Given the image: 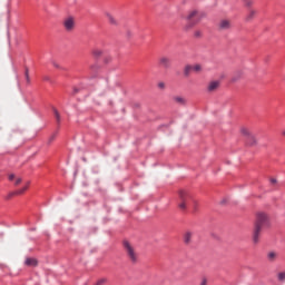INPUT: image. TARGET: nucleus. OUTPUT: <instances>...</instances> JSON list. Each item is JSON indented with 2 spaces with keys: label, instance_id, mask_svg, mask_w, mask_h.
I'll return each mask as SVG.
<instances>
[{
  "label": "nucleus",
  "instance_id": "f257e3e1",
  "mask_svg": "<svg viewBox=\"0 0 285 285\" xmlns=\"http://www.w3.org/2000/svg\"><path fill=\"white\" fill-rule=\"evenodd\" d=\"M206 18V13L202 10L198 9H191L187 12L186 19L189 21L185 26V30H190L193 29L194 26H197L202 19Z\"/></svg>",
  "mask_w": 285,
  "mask_h": 285
},
{
  "label": "nucleus",
  "instance_id": "f03ea898",
  "mask_svg": "<svg viewBox=\"0 0 285 285\" xmlns=\"http://www.w3.org/2000/svg\"><path fill=\"white\" fill-rule=\"evenodd\" d=\"M268 223V216L264 213L257 215V219L254 227L253 242L254 244H259V235L262 233V227L266 226Z\"/></svg>",
  "mask_w": 285,
  "mask_h": 285
},
{
  "label": "nucleus",
  "instance_id": "7ed1b4c3",
  "mask_svg": "<svg viewBox=\"0 0 285 285\" xmlns=\"http://www.w3.org/2000/svg\"><path fill=\"white\" fill-rule=\"evenodd\" d=\"M124 248L129 262H131V264H137V262H139V254L137 253V249H135V246L128 243V240H125Z\"/></svg>",
  "mask_w": 285,
  "mask_h": 285
},
{
  "label": "nucleus",
  "instance_id": "20e7f679",
  "mask_svg": "<svg viewBox=\"0 0 285 285\" xmlns=\"http://www.w3.org/2000/svg\"><path fill=\"white\" fill-rule=\"evenodd\" d=\"M179 199L180 202L178 203V208L184 212L188 210V207L190 206V202L193 199L190 195H188V193H186L185 190H180Z\"/></svg>",
  "mask_w": 285,
  "mask_h": 285
},
{
  "label": "nucleus",
  "instance_id": "39448f33",
  "mask_svg": "<svg viewBox=\"0 0 285 285\" xmlns=\"http://www.w3.org/2000/svg\"><path fill=\"white\" fill-rule=\"evenodd\" d=\"M63 27H65V29H66L68 32L75 30V18L69 17V18L65 19V21H63Z\"/></svg>",
  "mask_w": 285,
  "mask_h": 285
},
{
  "label": "nucleus",
  "instance_id": "423d86ee",
  "mask_svg": "<svg viewBox=\"0 0 285 285\" xmlns=\"http://www.w3.org/2000/svg\"><path fill=\"white\" fill-rule=\"evenodd\" d=\"M230 28H233V22L228 19H223L218 23L219 30H230Z\"/></svg>",
  "mask_w": 285,
  "mask_h": 285
},
{
  "label": "nucleus",
  "instance_id": "0eeeda50",
  "mask_svg": "<svg viewBox=\"0 0 285 285\" xmlns=\"http://www.w3.org/2000/svg\"><path fill=\"white\" fill-rule=\"evenodd\" d=\"M244 135H246L247 138V142L249 146H256L257 145V138H255V136L250 135V132H248V130L244 131Z\"/></svg>",
  "mask_w": 285,
  "mask_h": 285
},
{
  "label": "nucleus",
  "instance_id": "6e6552de",
  "mask_svg": "<svg viewBox=\"0 0 285 285\" xmlns=\"http://www.w3.org/2000/svg\"><path fill=\"white\" fill-rule=\"evenodd\" d=\"M159 66H161V68H170V58L161 57L159 59Z\"/></svg>",
  "mask_w": 285,
  "mask_h": 285
},
{
  "label": "nucleus",
  "instance_id": "1a4fd4ad",
  "mask_svg": "<svg viewBox=\"0 0 285 285\" xmlns=\"http://www.w3.org/2000/svg\"><path fill=\"white\" fill-rule=\"evenodd\" d=\"M9 181H13L14 186H20L23 179L21 177H17L14 174H10Z\"/></svg>",
  "mask_w": 285,
  "mask_h": 285
},
{
  "label": "nucleus",
  "instance_id": "9d476101",
  "mask_svg": "<svg viewBox=\"0 0 285 285\" xmlns=\"http://www.w3.org/2000/svg\"><path fill=\"white\" fill-rule=\"evenodd\" d=\"M217 88H219V81L214 80V81L209 82L207 90L209 92H215V90H217Z\"/></svg>",
  "mask_w": 285,
  "mask_h": 285
},
{
  "label": "nucleus",
  "instance_id": "9b49d317",
  "mask_svg": "<svg viewBox=\"0 0 285 285\" xmlns=\"http://www.w3.org/2000/svg\"><path fill=\"white\" fill-rule=\"evenodd\" d=\"M195 234L193 232H186L184 234V242H185V244H190V242H193V236Z\"/></svg>",
  "mask_w": 285,
  "mask_h": 285
},
{
  "label": "nucleus",
  "instance_id": "f8f14e48",
  "mask_svg": "<svg viewBox=\"0 0 285 285\" xmlns=\"http://www.w3.org/2000/svg\"><path fill=\"white\" fill-rule=\"evenodd\" d=\"M257 14V11L254 9H249L247 16H246V21H253L255 19V16Z\"/></svg>",
  "mask_w": 285,
  "mask_h": 285
},
{
  "label": "nucleus",
  "instance_id": "ddd939ff",
  "mask_svg": "<svg viewBox=\"0 0 285 285\" xmlns=\"http://www.w3.org/2000/svg\"><path fill=\"white\" fill-rule=\"evenodd\" d=\"M109 23H111V26H117V19H115V17L112 14H110L109 12L105 13Z\"/></svg>",
  "mask_w": 285,
  "mask_h": 285
},
{
  "label": "nucleus",
  "instance_id": "4468645a",
  "mask_svg": "<svg viewBox=\"0 0 285 285\" xmlns=\"http://www.w3.org/2000/svg\"><path fill=\"white\" fill-rule=\"evenodd\" d=\"M26 266H37L38 262L36 261V258H27L24 261Z\"/></svg>",
  "mask_w": 285,
  "mask_h": 285
},
{
  "label": "nucleus",
  "instance_id": "2eb2a0df",
  "mask_svg": "<svg viewBox=\"0 0 285 285\" xmlns=\"http://www.w3.org/2000/svg\"><path fill=\"white\" fill-rule=\"evenodd\" d=\"M267 259H268L269 262H275V259H277V253H275V252H269V253L267 254Z\"/></svg>",
  "mask_w": 285,
  "mask_h": 285
},
{
  "label": "nucleus",
  "instance_id": "dca6fc26",
  "mask_svg": "<svg viewBox=\"0 0 285 285\" xmlns=\"http://www.w3.org/2000/svg\"><path fill=\"white\" fill-rule=\"evenodd\" d=\"M29 186H30V183H27L26 186H23L21 189L17 190V194L23 195V193H26V190H28Z\"/></svg>",
  "mask_w": 285,
  "mask_h": 285
},
{
  "label": "nucleus",
  "instance_id": "f3484780",
  "mask_svg": "<svg viewBox=\"0 0 285 285\" xmlns=\"http://www.w3.org/2000/svg\"><path fill=\"white\" fill-rule=\"evenodd\" d=\"M190 70H193V66L187 65L184 69L185 77H188L190 75Z\"/></svg>",
  "mask_w": 285,
  "mask_h": 285
},
{
  "label": "nucleus",
  "instance_id": "a211bd4d",
  "mask_svg": "<svg viewBox=\"0 0 285 285\" xmlns=\"http://www.w3.org/2000/svg\"><path fill=\"white\" fill-rule=\"evenodd\" d=\"M174 100L176 101V104H180L181 106L186 104V99H184L183 97H175Z\"/></svg>",
  "mask_w": 285,
  "mask_h": 285
},
{
  "label": "nucleus",
  "instance_id": "6ab92c4d",
  "mask_svg": "<svg viewBox=\"0 0 285 285\" xmlns=\"http://www.w3.org/2000/svg\"><path fill=\"white\" fill-rule=\"evenodd\" d=\"M203 36H204V32L202 30L194 31V37L196 39H202Z\"/></svg>",
  "mask_w": 285,
  "mask_h": 285
},
{
  "label": "nucleus",
  "instance_id": "aec40b11",
  "mask_svg": "<svg viewBox=\"0 0 285 285\" xmlns=\"http://www.w3.org/2000/svg\"><path fill=\"white\" fill-rule=\"evenodd\" d=\"M92 55L94 57H101V55H104V51H101V49H94Z\"/></svg>",
  "mask_w": 285,
  "mask_h": 285
},
{
  "label": "nucleus",
  "instance_id": "412c9836",
  "mask_svg": "<svg viewBox=\"0 0 285 285\" xmlns=\"http://www.w3.org/2000/svg\"><path fill=\"white\" fill-rule=\"evenodd\" d=\"M191 70H194V72H202L203 70L202 65L191 66Z\"/></svg>",
  "mask_w": 285,
  "mask_h": 285
},
{
  "label": "nucleus",
  "instance_id": "4be33fe9",
  "mask_svg": "<svg viewBox=\"0 0 285 285\" xmlns=\"http://www.w3.org/2000/svg\"><path fill=\"white\" fill-rule=\"evenodd\" d=\"M53 114L57 119V122L59 124L61 121V116L59 115V111L57 109H53Z\"/></svg>",
  "mask_w": 285,
  "mask_h": 285
},
{
  "label": "nucleus",
  "instance_id": "5701e85b",
  "mask_svg": "<svg viewBox=\"0 0 285 285\" xmlns=\"http://www.w3.org/2000/svg\"><path fill=\"white\" fill-rule=\"evenodd\" d=\"M19 194H17V190L16 191H11L7 195V199H12V197L17 196Z\"/></svg>",
  "mask_w": 285,
  "mask_h": 285
},
{
  "label": "nucleus",
  "instance_id": "b1692460",
  "mask_svg": "<svg viewBox=\"0 0 285 285\" xmlns=\"http://www.w3.org/2000/svg\"><path fill=\"white\" fill-rule=\"evenodd\" d=\"M246 8H250L253 6V0H243Z\"/></svg>",
  "mask_w": 285,
  "mask_h": 285
},
{
  "label": "nucleus",
  "instance_id": "393cba45",
  "mask_svg": "<svg viewBox=\"0 0 285 285\" xmlns=\"http://www.w3.org/2000/svg\"><path fill=\"white\" fill-rule=\"evenodd\" d=\"M279 282H285V272L278 274Z\"/></svg>",
  "mask_w": 285,
  "mask_h": 285
},
{
  "label": "nucleus",
  "instance_id": "a878e982",
  "mask_svg": "<svg viewBox=\"0 0 285 285\" xmlns=\"http://www.w3.org/2000/svg\"><path fill=\"white\" fill-rule=\"evenodd\" d=\"M199 285H208V278L203 277Z\"/></svg>",
  "mask_w": 285,
  "mask_h": 285
},
{
  "label": "nucleus",
  "instance_id": "bb28decb",
  "mask_svg": "<svg viewBox=\"0 0 285 285\" xmlns=\"http://www.w3.org/2000/svg\"><path fill=\"white\" fill-rule=\"evenodd\" d=\"M158 88H159L160 90H164V89L166 88V83L163 82V81L158 82Z\"/></svg>",
  "mask_w": 285,
  "mask_h": 285
},
{
  "label": "nucleus",
  "instance_id": "cd10ccee",
  "mask_svg": "<svg viewBox=\"0 0 285 285\" xmlns=\"http://www.w3.org/2000/svg\"><path fill=\"white\" fill-rule=\"evenodd\" d=\"M26 79L28 82H30V73L28 69H26Z\"/></svg>",
  "mask_w": 285,
  "mask_h": 285
},
{
  "label": "nucleus",
  "instance_id": "c85d7f7f",
  "mask_svg": "<svg viewBox=\"0 0 285 285\" xmlns=\"http://www.w3.org/2000/svg\"><path fill=\"white\" fill-rule=\"evenodd\" d=\"M55 135H52L50 138H49V140H48V144H52V141H55Z\"/></svg>",
  "mask_w": 285,
  "mask_h": 285
},
{
  "label": "nucleus",
  "instance_id": "c756f323",
  "mask_svg": "<svg viewBox=\"0 0 285 285\" xmlns=\"http://www.w3.org/2000/svg\"><path fill=\"white\" fill-rule=\"evenodd\" d=\"M271 184H272L273 186H275V184H277V179L271 178Z\"/></svg>",
  "mask_w": 285,
  "mask_h": 285
},
{
  "label": "nucleus",
  "instance_id": "7c9ffc66",
  "mask_svg": "<svg viewBox=\"0 0 285 285\" xmlns=\"http://www.w3.org/2000/svg\"><path fill=\"white\" fill-rule=\"evenodd\" d=\"M193 207H194V210H197V203L196 202L193 203Z\"/></svg>",
  "mask_w": 285,
  "mask_h": 285
}]
</instances>
